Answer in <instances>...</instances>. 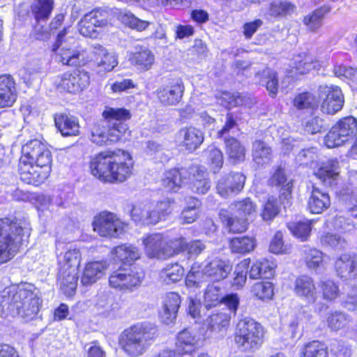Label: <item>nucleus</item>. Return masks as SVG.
Here are the masks:
<instances>
[{
    "label": "nucleus",
    "mask_w": 357,
    "mask_h": 357,
    "mask_svg": "<svg viewBox=\"0 0 357 357\" xmlns=\"http://www.w3.org/2000/svg\"><path fill=\"white\" fill-rule=\"evenodd\" d=\"M132 162L130 154L103 151L90 161L91 174L100 181L108 183L123 182L132 174Z\"/></svg>",
    "instance_id": "obj_1"
},
{
    "label": "nucleus",
    "mask_w": 357,
    "mask_h": 357,
    "mask_svg": "<svg viewBox=\"0 0 357 357\" xmlns=\"http://www.w3.org/2000/svg\"><path fill=\"white\" fill-rule=\"evenodd\" d=\"M162 185L169 191L176 192L185 183H189L192 192L205 195L211 188V180L206 169L202 166L172 169L165 173Z\"/></svg>",
    "instance_id": "obj_2"
},
{
    "label": "nucleus",
    "mask_w": 357,
    "mask_h": 357,
    "mask_svg": "<svg viewBox=\"0 0 357 357\" xmlns=\"http://www.w3.org/2000/svg\"><path fill=\"white\" fill-rule=\"evenodd\" d=\"M158 336L155 324L150 322L138 323L125 329L120 336L123 351L131 357L143 355Z\"/></svg>",
    "instance_id": "obj_3"
},
{
    "label": "nucleus",
    "mask_w": 357,
    "mask_h": 357,
    "mask_svg": "<svg viewBox=\"0 0 357 357\" xmlns=\"http://www.w3.org/2000/svg\"><path fill=\"white\" fill-rule=\"evenodd\" d=\"M29 221L23 218L0 219V264L14 257L24 236L30 235Z\"/></svg>",
    "instance_id": "obj_4"
},
{
    "label": "nucleus",
    "mask_w": 357,
    "mask_h": 357,
    "mask_svg": "<svg viewBox=\"0 0 357 357\" xmlns=\"http://www.w3.org/2000/svg\"><path fill=\"white\" fill-rule=\"evenodd\" d=\"M264 326L255 319L245 317L238 321L234 334V342L241 351H254L264 340Z\"/></svg>",
    "instance_id": "obj_5"
},
{
    "label": "nucleus",
    "mask_w": 357,
    "mask_h": 357,
    "mask_svg": "<svg viewBox=\"0 0 357 357\" xmlns=\"http://www.w3.org/2000/svg\"><path fill=\"white\" fill-rule=\"evenodd\" d=\"M59 272L57 275L60 288L67 296H72L77 285V269L80 264L81 254L77 248H68L57 255Z\"/></svg>",
    "instance_id": "obj_6"
},
{
    "label": "nucleus",
    "mask_w": 357,
    "mask_h": 357,
    "mask_svg": "<svg viewBox=\"0 0 357 357\" xmlns=\"http://www.w3.org/2000/svg\"><path fill=\"white\" fill-rule=\"evenodd\" d=\"M30 285L22 284L6 288L3 291V303L8 304L7 310L16 312H39L40 298L34 294Z\"/></svg>",
    "instance_id": "obj_7"
},
{
    "label": "nucleus",
    "mask_w": 357,
    "mask_h": 357,
    "mask_svg": "<svg viewBox=\"0 0 357 357\" xmlns=\"http://www.w3.org/2000/svg\"><path fill=\"white\" fill-rule=\"evenodd\" d=\"M357 119L349 116L340 119L334 124L325 137L324 142L328 148L343 145L356 135Z\"/></svg>",
    "instance_id": "obj_8"
},
{
    "label": "nucleus",
    "mask_w": 357,
    "mask_h": 357,
    "mask_svg": "<svg viewBox=\"0 0 357 357\" xmlns=\"http://www.w3.org/2000/svg\"><path fill=\"white\" fill-rule=\"evenodd\" d=\"M102 116L108 120L109 144L121 140L127 133H130L128 126L124 122L131 116L128 110L124 108L106 107L102 112Z\"/></svg>",
    "instance_id": "obj_9"
},
{
    "label": "nucleus",
    "mask_w": 357,
    "mask_h": 357,
    "mask_svg": "<svg viewBox=\"0 0 357 357\" xmlns=\"http://www.w3.org/2000/svg\"><path fill=\"white\" fill-rule=\"evenodd\" d=\"M144 273L138 271L135 266L120 267L112 272L109 278V285L121 290L131 289L141 283Z\"/></svg>",
    "instance_id": "obj_10"
},
{
    "label": "nucleus",
    "mask_w": 357,
    "mask_h": 357,
    "mask_svg": "<svg viewBox=\"0 0 357 357\" xmlns=\"http://www.w3.org/2000/svg\"><path fill=\"white\" fill-rule=\"evenodd\" d=\"M22 157L34 162L38 167H46L51 168L52 161V153L46 144L41 141L34 139L28 141L22 148Z\"/></svg>",
    "instance_id": "obj_11"
},
{
    "label": "nucleus",
    "mask_w": 357,
    "mask_h": 357,
    "mask_svg": "<svg viewBox=\"0 0 357 357\" xmlns=\"http://www.w3.org/2000/svg\"><path fill=\"white\" fill-rule=\"evenodd\" d=\"M93 230L100 236L118 237L123 230V222L112 213L104 211L96 216Z\"/></svg>",
    "instance_id": "obj_12"
},
{
    "label": "nucleus",
    "mask_w": 357,
    "mask_h": 357,
    "mask_svg": "<svg viewBox=\"0 0 357 357\" xmlns=\"http://www.w3.org/2000/svg\"><path fill=\"white\" fill-rule=\"evenodd\" d=\"M319 98L322 100L321 110L323 113L335 114L344 106V96L338 86H321L319 89Z\"/></svg>",
    "instance_id": "obj_13"
},
{
    "label": "nucleus",
    "mask_w": 357,
    "mask_h": 357,
    "mask_svg": "<svg viewBox=\"0 0 357 357\" xmlns=\"http://www.w3.org/2000/svg\"><path fill=\"white\" fill-rule=\"evenodd\" d=\"M90 83L88 72L75 70L64 73L59 84V86L70 93H79L84 91Z\"/></svg>",
    "instance_id": "obj_14"
},
{
    "label": "nucleus",
    "mask_w": 357,
    "mask_h": 357,
    "mask_svg": "<svg viewBox=\"0 0 357 357\" xmlns=\"http://www.w3.org/2000/svg\"><path fill=\"white\" fill-rule=\"evenodd\" d=\"M337 277L357 290V256L341 255L335 262Z\"/></svg>",
    "instance_id": "obj_15"
},
{
    "label": "nucleus",
    "mask_w": 357,
    "mask_h": 357,
    "mask_svg": "<svg viewBox=\"0 0 357 357\" xmlns=\"http://www.w3.org/2000/svg\"><path fill=\"white\" fill-rule=\"evenodd\" d=\"M50 167H38L29 160L20 158L18 171L21 180L27 184L38 185L45 180L50 172Z\"/></svg>",
    "instance_id": "obj_16"
},
{
    "label": "nucleus",
    "mask_w": 357,
    "mask_h": 357,
    "mask_svg": "<svg viewBox=\"0 0 357 357\" xmlns=\"http://www.w3.org/2000/svg\"><path fill=\"white\" fill-rule=\"evenodd\" d=\"M245 176L239 172L222 176L216 185L217 192L222 197L238 194L244 187Z\"/></svg>",
    "instance_id": "obj_17"
},
{
    "label": "nucleus",
    "mask_w": 357,
    "mask_h": 357,
    "mask_svg": "<svg viewBox=\"0 0 357 357\" xmlns=\"http://www.w3.org/2000/svg\"><path fill=\"white\" fill-rule=\"evenodd\" d=\"M204 139V132L194 126L182 128L176 135V140L178 145L190 153L197 150L203 143Z\"/></svg>",
    "instance_id": "obj_18"
},
{
    "label": "nucleus",
    "mask_w": 357,
    "mask_h": 357,
    "mask_svg": "<svg viewBox=\"0 0 357 357\" xmlns=\"http://www.w3.org/2000/svg\"><path fill=\"white\" fill-rule=\"evenodd\" d=\"M94 54V70L100 76H104L107 73L111 72L117 66L119 61L117 56L109 53L107 50L100 45H96L93 47Z\"/></svg>",
    "instance_id": "obj_19"
},
{
    "label": "nucleus",
    "mask_w": 357,
    "mask_h": 357,
    "mask_svg": "<svg viewBox=\"0 0 357 357\" xmlns=\"http://www.w3.org/2000/svg\"><path fill=\"white\" fill-rule=\"evenodd\" d=\"M203 335L184 329L177 335L176 349L181 354H190L203 344Z\"/></svg>",
    "instance_id": "obj_20"
},
{
    "label": "nucleus",
    "mask_w": 357,
    "mask_h": 357,
    "mask_svg": "<svg viewBox=\"0 0 357 357\" xmlns=\"http://www.w3.org/2000/svg\"><path fill=\"white\" fill-rule=\"evenodd\" d=\"M183 82L176 79L169 85L158 90V98L160 102L165 105H175L178 103L183 94Z\"/></svg>",
    "instance_id": "obj_21"
},
{
    "label": "nucleus",
    "mask_w": 357,
    "mask_h": 357,
    "mask_svg": "<svg viewBox=\"0 0 357 357\" xmlns=\"http://www.w3.org/2000/svg\"><path fill=\"white\" fill-rule=\"evenodd\" d=\"M144 250L150 258L165 259L166 238L161 234H152L143 238Z\"/></svg>",
    "instance_id": "obj_22"
},
{
    "label": "nucleus",
    "mask_w": 357,
    "mask_h": 357,
    "mask_svg": "<svg viewBox=\"0 0 357 357\" xmlns=\"http://www.w3.org/2000/svg\"><path fill=\"white\" fill-rule=\"evenodd\" d=\"M17 91L14 78L10 75L0 76V107H10L15 102Z\"/></svg>",
    "instance_id": "obj_23"
},
{
    "label": "nucleus",
    "mask_w": 357,
    "mask_h": 357,
    "mask_svg": "<svg viewBox=\"0 0 357 357\" xmlns=\"http://www.w3.org/2000/svg\"><path fill=\"white\" fill-rule=\"evenodd\" d=\"M232 269L227 261L215 258L208 263L204 268L207 278L213 281H220L227 277Z\"/></svg>",
    "instance_id": "obj_24"
},
{
    "label": "nucleus",
    "mask_w": 357,
    "mask_h": 357,
    "mask_svg": "<svg viewBox=\"0 0 357 357\" xmlns=\"http://www.w3.org/2000/svg\"><path fill=\"white\" fill-rule=\"evenodd\" d=\"M56 127L64 137L77 136L79 134V125L77 119L66 114H56L54 116Z\"/></svg>",
    "instance_id": "obj_25"
},
{
    "label": "nucleus",
    "mask_w": 357,
    "mask_h": 357,
    "mask_svg": "<svg viewBox=\"0 0 357 357\" xmlns=\"http://www.w3.org/2000/svg\"><path fill=\"white\" fill-rule=\"evenodd\" d=\"M337 160L331 159L321 167L315 175L324 185L333 187L336 184L339 176Z\"/></svg>",
    "instance_id": "obj_26"
},
{
    "label": "nucleus",
    "mask_w": 357,
    "mask_h": 357,
    "mask_svg": "<svg viewBox=\"0 0 357 357\" xmlns=\"http://www.w3.org/2000/svg\"><path fill=\"white\" fill-rule=\"evenodd\" d=\"M331 205V199L328 193L313 187L307 202V209L312 213L319 214Z\"/></svg>",
    "instance_id": "obj_27"
},
{
    "label": "nucleus",
    "mask_w": 357,
    "mask_h": 357,
    "mask_svg": "<svg viewBox=\"0 0 357 357\" xmlns=\"http://www.w3.org/2000/svg\"><path fill=\"white\" fill-rule=\"evenodd\" d=\"M107 264L103 261H91L88 263L84 270L81 282L84 286L96 282L105 274Z\"/></svg>",
    "instance_id": "obj_28"
},
{
    "label": "nucleus",
    "mask_w": 357,
    "mask_h": 357,
    "mask_svg": "<svg viewBox=\"0 0 357 357\" xmlns=\"http://www.w3.org/2000/svg\"><path fill=\"white\" fill-rule=\"evenodd\" d=\"M136 52L130 56V62L140 70H149L155 61V56L147 47H136Z\"/></svg>",
    "instance_id": "obj_29"
},
{
    "label": "nucleus",
    "mask_w": 357,
    "mask_h": 357,
    "mask_svg": "<svg viewBox=\"0 0 357 357\" xmlns=\"http://www.w3.org/2000/svg\"><path fill=\"white\" fill-rule=\"evenodd\" d=\"M225 144V152L229 160L234 164L243 162L245 158L246 149L241 143L234 137L224 139Z\"/></svg>",
    "instance_id": "obj_30"
},
{
    "label": "nucleus",
    "mask_w": 357,
    "mask_h": 357,
    "mask_svg": "<svg viewBox=\"0 0 357 357\" xmlns=\"http://www.w3.org/2000/svg\"><path fill=\"white\" fill-rule=\"evenodd\" d=\"M171 211V202L169 199L158 202L153 208L149 206V211L146 213V224L155 225L160 221L165 220Z\"/></svg>",
    "instance_id": "obj_31"
},
{
    "label": "nucleus",
    "mask_w": 357,
    "mask_h": 357,
    "mask_svg": "<svg viewBox=\"0 0 357 357\" xmlns=\"http://www.w3.org/2000/svg\"><path fill=\"white\" fill-rule=\"evenodd\" d=\"M250 279H269L274 275L273 264L263 259L254 262L248 271Z\"/></svg>",
    "instance_id": "obj_32"
},
{
    "label": "nucleus",
    "mask_w": 357,
    "mask_h": 357,
    "mask_svg": "<svg viewBox=\"0 0 357 357\" xmlns=\"http://www.w3.org/2000/svg\"><path fill=\"white\" fill-rule=\"evenodd\" d=\"M53 8V0H33L31 6V10L37 22L46 21L49 18Z\"/></svg>",
    "instance_id": "obj_33"
},
{
    "label": "nucleus",
    "mask_w": 357,
    "mask_h": 357,
    "mask_svg": "<svg viewBox=\"0 0 357 357\" xmlns=\"http://www.w3.org/2000/svg\"><path fill=\"white\" fill-rule=\"evenodd\" d=\"M219 216L231 232L241 233L245 231L248 228L247 218H237L236 215L234 218L231 217L228 211L224 209L220 210Z\"/></svg>",
    "instance_id": "obj_34"
},
{
    "label": "nucleus",
    "mask_w": 357,
    "mask_h": 357,
    "mask_svg": "<svg viewBox=\"0 0 357 357\" xmlns=\"http://www.w3.org/2000/svg\"><path fill=\"white\" fill-rule=\"evenodd\" d=\"M295 8L296 6L291 2L275 0L269 4L266 15L274 18L283 17L293 13Z\"/></svg>",
    "instance_id": "obj_35"
},
{
    "label": "nucleus",
    "mask_w": 357,
    "mask_h": 357,
    "mask_svg": "<svg viewBox=\"0 0 357 357\" xmlns=\"http://www.w3.org/2000/svg\"><path fill=\"white\" fill-rule=\"evenodd\" d=\"M108 126V120L105 119L95 123L91 129V142L99 146L109 145Z\"/></svg>",
    "instance_id": "obj_36"
},
{
    "label": "nucleus",
    "mask_w": 357,
    "mask_h": 357,
    "mask_svg": "<svg viewBox=\"0 0 357 357\" xmlns=\"http://www.w3.org/2000/svg\"><path fill=\"white\" fill-rule=\"evenodd\" d=\"M294 291L298 296L313 298L316 292L313 280L307 275L298 277L295 280Z\"/></svg>",
    "instance_id": "obj_37"
},
{
    "label": "nucleus",
    "mask_w": 357,
    "mask_h": 357,
    "mask_svg": "<svg viewBox=\"0 0 357 357\" xmlns=\"http://www.w3.org/2000/svg\"><path fill=\"white\" fill-rule=\"evenodd\" d=\"M252 156L258 165L267 164L272 159L271 149L264 142L256 140L252 144Z\"/></svg>",
    "instance_id": "obj_38"
},
{
    "label": "nucleus",
    "mask_w": 357,
    "mask_h": 357,
    "mask_svg": "<svg viewBox=\"0 0 357 357\" xmlns=\"http://www.w3.org/2000/svg\"><path fill=\"white\" fill-rule=\"evenodd\" d=\"M113 254L118 260L124 264L135 261L140 255L138 249L131 245H119L114 249Z\"/></svg>",
    "instance_id": "obj_39"
},
{
    "label": "nucleus",
    "mask_w": 357,
    "mask_h": 357,
    "mask_svg": "<svg viewBox=\"0 0 357 357\" xmlns=\"http://www.w3.org/2000/svg\"><path fill=\"white\" fill-rule=\"evenodd\" d=\"M230 248L232 252L245 255L254 250L255 240L252 237H235L230 241Z\"/></svg>",
    "instance_id": "obj_40"
},
{
    "label": "nucleus",
    "mask_w": 357,
    "mask_h": 357,
    "mask_svg": "<svg viewBox=\"0 0 357 357\" xmlns=\"http://www.w3.org/2000/svg\"><path fill=\"white\" fill-rule=\"evenodd\" d=\"M119 17L126 26L137 31L146 30L151 24V22L141 20L130 11L121 13Z\"/></svg>",
    "instance_id": "obj_41"
},
{
    "label": "nucleus",
    "mask_w": 357,
    "mask_h": 357,
    "mask_svg": "<svg viewBox=\"0 0 357 357\" xmlns=\"http://www.w3.org/2000/svg\"><path fill=\"white\" fill-rule=\"evenodd\" d=\"M222 298L221 287L215 284H208L204 292V305L206 310L220 305Z\"/></svg>",
    "instance_id": "obj_42"
},
{
    "label": "nucleus",
    "mask_w": 357,
    "mask_h": 357,
    "mask_svg": "<svg viewBox=\"0 0 357 357\" xmlns=\"http://www.w3.org/2000/svg\"><path fill=\"white\" fill-rule=\"evenodd\" d=\"M229 314H211L206 319L204 325L211 331L226 330L230 322Z\"/></svg>",
    "instance_id": "obj_43"
},
{
    "label": "nucleus",
    "mask_w": 357,
    "mask_h": 357,
    "mask_svg": "<svg viewBox=\"0 0 357 357\" xmlns=\"http://www.w3.org/2000/svg\"><path fill=\"white\" fill-rule=\"evenodd\" d=\"M184 275V268L178 264L167 265L160 273V277L167 284L180 281Z\"/></svg>",
    "instance_id": "obj_44"
},
{
    "label": "nucleus",
    "mask_w": 357,
    "mask_h": 357,
    "mask_svg": "<svg viewBox=\"0 0 357 357\" xmlns=\"http://www.w3.org/2000/svg\"><path fill=\"white\" fill-rule=\"evenodd\" d=\"M231 208L238 217L246 218L255 213L257 206L250 198H246L231 204Z\"/></svg>",
    "instance_id": "obj_45"
},
{
    "label": "nucleus",
    "mask_w": 357,
    "mask_h": 357,
    "mask_svg": "<svg viewBox=\"0 0 357 357\" xmlns=\"http://www.w3.org/2000/svg\"><path fill=\"white\" fill-rule=\"evenodd\" d=\"M303 357H328V349L326 344L317 340L306 344L303 349Z\"/></svg>",
    "instance_id": "obj_46"
},
{
    "label": "nucleus",
    "mask_w": 357,
    "mask_h": 357,
    "mask_svg": "<svg viewBox=\"0 0 357 357\" xmlns=\"http://www.w3.org/2000/svg\"><path fill=\"white\" fill-rule=\"evenodd\" d=\"M205 155L211 171L214 174L219 172L224 162L222 151L219 149L211 146L205 151Z\"/></svg>",
    "instance_id": "obj_47"
},
{
    "label": "nucleus",
    "mask_w": 357,
    "mask_h": 357,
    "mask_svg": "<svg viewBox=\"0 0 357 357\" xmlns=\"http://www.w3.org/2000/svg\"><path fill=\"white\" fill-rule=\"evenodd\" d=\"M187 241L180 236L169 240L166 238V247L165 249V259L169 258L186 250Z\"/></svg>",
    "instance_id": "obj_48"
},
{
    "label": "nucleus",
    "mask_w": 357,
    "mask_h": 357,
    "mask_svg": "<svg viewBox=\"0 0 357 357\" xmlns=\"http://www.w3.org/2000/svg\"><path fill=\"white\" fill-rule=\"evenodd\" d=\"M260 84L266 86L269 93L275 96L278 89V79L277 73L269 68L265 69L261 74Z\"/></svg>",
    "instance_id": "obj_49"
},
{
    "label": "nucleus",
    "mask_w": 357,
    "mask_h": 357,
    "mask_svg": "<svg viewBox=\"0 0 357 357\" xmlns=\"http://www.w3.org/2000/svg\"><path fill=\"white\" fill-rule=\"evenodd\" d=\"M331 10L329 6H324L317 9L310 16H306L304 18V23L308 28L314 31L321 26L322 18L324 15Z\"/></svg>",
    "instance_id": "obj_50"
},
{
    "label": "nucleus",
    "mask_w": 357,
    "mask_h": 357,
    "mask_svg": "<svg viewBox=\"0 0 357 357\" xmlns=\"http://www.w3.org/2000/svg\"><path fill=\"white\" fill-rule=\"evenodd\" d=\"M312 221L306 220L304 222L288 223V228L291 233L300 238L302 241H306L310 236L312 227Z\"/></svg>",
    "instance_id": "obj_51"
},
{
    "label": "nucleus",
    "mask_w": 357,
    "mask_h": 357,
    "mask_svg": "<svg viewBox=\"0 0 357 357\" xmlns=\"http://www.w3.org/2000/svg\"><path fill=\"white\" fill-rule=\"evenodd\" d=\"M251 292L257 298L265 301L273 296V286L268 281L256 282L252 287Z\"/></svg>",
    "instance_id": "obj_52"
},
{
    "label": "nucleus",
    "mask_w": 357,
    "mask_h": 357,
    "mask_svg": "<svg viewBox=\"0 0 357 357\" xmlns=\"http://www.w3.org/2000/svg\"><path fill=\"white\" fill-rule=\"evenodd\" d=\"M109 16V14L107 10L96 8L85 14L83 17L90 18V20H87V22H89V24L91 23L96 28H98L104 27L107 24Z\"/></svg>",
    "instance_id": "obj_53"
},
{
    "label": "nucleus",
    "mask_w": 357,
    "mask_h": 357,
    "mask_svg": "<svg viewBox=\"0 0 357 357\" xmlns=\"http://www.w3.org/2000/svg\"><path fill=\"white\" fill-rule=\"evenodd\" d=\"M304 260L309 269L317 271L323 264V254L314 248H306L304 250Z\"/></svg>",
    "instance_id": "obj_54"
},
{
    "label": "nucleus",
    "mask_w": 357,
    "mask_h": 357,
    "mask_svg": "<svg viewBox=\"0 0 357 357\" xmlns=\"http://www.w3.org/2000/svg\"><path fill=\"white\" fill-rule=\"evenodd\" d=\"M294 106L298 109H314L317 107V102L312 93L304 92L295 97Z\"/></svg>",
    "instance_id": "obj_55"
},
{
    "label": "nucleus",
    "mask_w": 357,
    "mask_h": 357,
    "mask_svg": "<svg viewBox=\"0 0 357 357\" xmlns=\"http://www.w3.org/2000/svg\"><path fill=\"white\" fill-rule=\"evenodd\" d=\"M280 211L278 201L273 197H269L264 206L261 217L264 220H271L276 217Z\"/></svg>",
    "instance_id": "obj_56"
},
{
    "label": "nucleus",
    "mask_w": 357,
    "mask_h": 357,
    "mask_svg": "<svg viewBox=\"0 0 357 357\" xmlns=\"http://www.w3.org/2000/svg\"><path fill=\"white\" fill-rule=\"evenodd\" d=\"M191 200L193 202V206H187L181 213L183 223H192L198 217L201 202L196 198H192Z\"/></svg>",
    "instance_id": "obj_57"
},
{
    "label": "nucleus",
    "mask_w": 357,
    "mask_h": 357,
    "mask_svg": "<svg viewBox=\"0 0 357 357\" xmlns=\"http://www.w3.org/2000/svg\"><path fill=\"white\" fill-rule=\"evenodd\" d=\"M181 303V297L177 293H167L162 301L165 312H178Z\"/></svg>",
    "instance_id": "obj_58"
},
{
    "label": "nucleus",
    "mask_w": 357,
    "mask_h": 357,
    "mask_svg": "<svg viewBox=\"0 0 357 357\" xmlns=\"http://www.w3.org/2000/svg\"><path fill=\"white\" fill-rule=\"evenodd\" d=\"M206 278L204 273V269L200 271L198 268L192 267L185 278V284L188 287L198 288L200 284L205 280Z\"/></svg>",
    "instance_id": "obj_59"
},
{
    "label": "nucleus",
    "mask_w": 357,
    "mask_h": 357,
    "mask_svg": "<svg viewBox=\"0 0 357 357\" xmlns=\"http://www.w3.org/2000/svg\"><path fill=\"white\" fill-rule=\"evenodd\" d=\"M220 100V104L228 109L237 107L243 103V98L238 92H222Z\"/></svg>",
    "instance_id": "obj_60"
},
{
    "label": "nucleus",
    "mask_w": 357,
    "mask_h": 357,
    "mask_svg": "<svg viewBox=\"0 0 357 357\" xmlns=\"http://www.w3.org/2000/svg\"><path fill=\"white\" fill-rule=\"evenodd\" d=\"M60 61L63 64L75 66L80 63V54L76 50L61 49Z\"/></svg>",
    "instance_id": "obj_61"
},
{
    "label": "nucleus",
    "mask_w": 357,
    "mask_h": 357,
    "mask_svg": "<svg viewBox=\"0 0 357 357\" xmlns=\"http://www.w3.org/2000/svg\"><path fill=\"white\" fill-rule=\"evenodd\" d=\"M294 66L292 68V72L295 73V75H303L310 71L313 67L312 60L305 56L303 59H301V56H297L294 60Z\"/></svg>",
    "instance_id": "obj_62"
},
{
    "label": "nucleus",
    "mask_w": 357,
    "mask_h": 357,
    "mask_svg": "<svg viewBox=\"0 0 357 357\" xmlns=\"http://www.w3.org/2000/svg\"><path fill=\"white\" fill-rule=\"evenodd\" d=\"M321 290L324 298L326 300L332 301L339 295V289L337 285L332 280H326L321 282Z\"/></svg>",
    "instance_id": "obj_63"
},
{
    "label": "nucleus",
    "mask_w": 357,
    "mask_h": 357,
    "mask_svg": "<svg viewBox=\"0 0 357 357\" xmlns=\"http://www.w3.org/2000/svg\"><path fill=\"white\" fill-rule=\"evenodd\" d=\"M87 20H90V18L82 17L79 22L78 29L82 36L85 37H89L96 38L98 35V32L95 26L91 23L89 24Z\"/></svg>",
    "instance_id": "obj_64"
}]
</instances>
